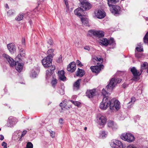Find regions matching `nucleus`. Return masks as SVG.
I'll use <instances>...</instances> for the list:
<instances>
[{
	"label": "nucleus",
	"instance_id": "nucleus-1",
	"mask_svg": "<svg viewBox=\"0 0 148 148\" xmlns=\"http://www.w3.org/2000/svg\"><path fill=\"white\" fill-rule=\"evenodd\" d=\"M120 102L115 98L112 99L110 97H104L102 101L100 103V108L102 110H106L108 107H110L111 110H113L114 108L118 110L119 108Z\"/></svg>",
	"mask_w": 148,
	"mask_h": 148
},
{
	"label": "nucleus",
	"instance_id": "nucleus-2",
	"mask_svg": "<svg viewBox=\"0 0 148 148\" xmlns=\"http://www.w3.org/2000/svg\"><path fill=\"white\" fill-rule=\"evenodd\" d=\"M121 79L118 78H112L109 84L106 86L105 89L103 88L102 91V94L104 97H109L108 96L110 95L115 85L121 81Z\"/></svg>",
	"mask_w": 148,
	"mask_h": 148
},
{
	"label": "nucleus",
	"instance_id": "nucleus-3",
	"mask_svg": "<svg viewBox=\"0 0 148 148\" xmlns=\"http://www.w3.org/2000/svg\"><path fill=\"white\" fill-rule=\"evenodd\" d=\"M3 57L5 60L8 62L11 66L13 67L14 65L16 69L18 72H20L22 71L23 66V63H21L18 61L15 62L12 58L6 54H3Z\"/></svg>",
	"mask_w": 148,
	"mask_h": 148
},
{
	"label": "nucleus",
	"instance_id": "nucleus-4",
	"mask_svg": "<svg viewBox=\"0 0 148 148\" xmlns=\"http://www.w3.org/2000/svg\"><path fill=\"white\" fill-rule=\"evenodd\" d=\"M120 138L123 140L129 143H131L134 141L135 138L134 136L130 133L123 134L121 135Z\"/></svg>",
	"mask_w": 148,
	"mask_h": 148
},
{
	"label": "nucleus",
	"instance_id": "nucleus-5",
	"mask_svg": "<svg viewBox=\"0 0 148 148\" xmlns=\"http://www.w3.org/2000/svg\"><path fill=\"white\" fill-rule=\"evenodd\" d=\"M52 60V58L49 56H47L42 60V62L45 68H49V67L52 66L51 65Z\"/></svg>",
	"mask_w": 148,
	"mask_h": 148
},
{
	"label": "nucleus",
	"instance_id": "nucleus-6",
	"mask_svg": "<svg viewBox=\"0 0 148 148\" xmlns=\"http://www.w3.org/2000/svg\"><path fill=\"white\" fill-rule=\"evenodd\" d=\"M111 6H112V8L111 9V11L114 15L117 16L121 14V8L119 6L114 5Z\"/></svg>",
	"mask_w": 148,
	"mask_h": 148
},
{
	"label": "nucleus",
	"instance_id": "nucleus-7",
	"mask_svg": "<svg viewBox=\"0 0 148 148\" xmlns=\"http://www.w3.org/2000/svg\"><path fill=\"white\" fill-rule=\"evenodd\" d=\"M111 147L114 148H123V144L119 140L112 141L110 144Z\"/></svg>",
	"mask_w": 148,
	"mask_h": 148
},
{
	"label": "nucleus",
	"instance_id": "nucleus-8",
	"mask_svg": "<svg viewBox=\"0 0 148 148\" xmlns=\"http://www.w3.org/2000/svg\"><path fill=\"white\" fill-rule=\"evenodd\" d=\"M81 7L84 8L85 10H88L91 8V5L90 3L88 2L86 0H79Z\"/></svg>",
	"mask_w": 148,
	"mask_h": 148
},
{
	"label": "nucleus",
	"instance_id": "nucleus-9",
	"mask_svg": "<svg viewBox=\"0 0 148 148\" xmlns=\"http://www.w3.org/2000/svg\"><path fill=\"white\" fill-rule=\"evenodd\" d=\"M97 123L99 125L101 126V127H103L106 123L107 119L106 117L103 116H97Z\"/></svg>",
	"mask_w": 148,
	"mask_h": 148
},
{
	"label": "nucleus",
	"instance_id": "nucleus-10",
	"mask_svg": "<svg viewBox=\"0 0 148 148\" xmlns=\"http://www.w3.org/2000/svg\"><path fill=\"white\" fill-rule=\"evenodd\" d=\"M89 32L99 38H101L104 36V32L101 31H95L94 30H90L89 31Z\"/></svg>",
	"mask_w": 148,
	"mask_h": 148
},
{
	"label": "nucleus",
	"instance_id": "nucleus-11",
	"mask_svg": "<svg viewBox=\"0 0 148 148\" xmlns=\"http://www.w3.org/2000/svg\"><path fill=\"white\" fill-rule=\"evenodd\" d=\"M55 69V66L53 65L51 67H49V70H48L46 71V78L47 79H49L51 78L54 72Z\"/></svg>",
	"mask_w": 148,
	"mask_h": 148
},
{
	"label": "nucleus",
	"instance_id": "nucleus-12",
	"mask_svg": "<svg viewBox=\"0 0 148 148\" xmlns=\"http://www.w3.org/2000/svg\"><path fill=\"white\" fill-rule=\"evenodd\" d=\"M76 63L74 62H71L67 68L68 71L71 73L74 72L76 70Z\"/></svg>",
	"mask_w": 148,
	"mask_h": 148
},
{
	"label": "nucleus",
	"instance_id": "nucleus-13",
	"mask_svg": "<svg viewBox=\"0 0 148 148\" xmlns=\"http://www.w3.org/2000/svg\"><path fill=\"white\" fill-rule=\"evenodd\" d=\"M103 66V65L101 64L99 66H91L90 67V69L92 72L98 73L101 70V68Z\"/></svg>",
	"mask_w": 148,
	"mask_h": 148
},
{
	"label": "nucleus",
	"instance_id": "nucleus-14",
	"mask_svg": "<svg viewBox=\"0 0 148 148\" xmlns=\"http://www.w3.org/2000/svg\"><path fill=\"white\" fill-rule=\"evenodd\" d=\"M16 121L17 120L16 118L10 116L8 119V127L12 126L15 124V123L16 122Z\"/></svg>",
	"mask_w": 148,
	"mask_h": 148
},
{
	"label": "nucleus",
	"instance_id": "nucleus-15",
	"mask_svg": "<svg viewBox=\"0 0 148 148\" xmlns=\"http://www.w3.org/2000/svg\"><path fill=\"white\" fill-rule=\"evenodd\" d=\"M96 94L95 89L88 90L86 92V95L89 98H92L95 96Z\"/></svg>",
	"mask_w": 148,
	"mask_h": 148
},
{
	"label": "nucleus",
	"instance_id": "nucleus-16",
	"mask_svg": "<svg viewBox=\"0 0 148 148\" xmlns=\"http://www.w3.org/2000/svg\"><path fill=\"white\" fill-rule=\"evenodd\" d=\"M130 71L132 73L133 76H140L142 73V70H140L138 71L134 67H133L130 69Z\"/></svg>",
	"mask_w": 148,
	"mask_h": 148
},
{
	"label": "nucleus",
	"instance_id": "nucleus-17",
	"mask_svg": "<svg viewBox=\"0 0 148 148\" xmlns=\"http://www.w3.org/2000/svg\"><path fill=\"white\" fill-rule=\"evenodd\" d=\"M7 47L9 51L12 53H14L16 50V47L12 43L8 44Z\"/></svg>",
	"mask_w": 148,
	"mask_h": 148
},
{
	"label": "nucleus",
	"instance_id": "nucleus-18",
	"mask_svg": "<svg viewBox=\"0 0 148 148\" xmlns=\"http://www.w3.org/2000/svg\"><path fill=\"white\" fill-rule=\"evenodd\" d=\"M107 124L108 127L111 128L113 130H115L117 129V126L116 124L114 123L113 121H108Z\"/></svg>",
	"mask_w": 148,
	"mask_h": 148
},
{
	"label": "nucleus",
	"instance_id": "nucleus-19",
	"mask_svg": "<svg viewBox=\"0 0 148 148\" xmlns=\"http://www.w3.org/2000/svg\"><path fill=\"white\" fill-rule=\"evenodd\" d=\"M58 74L59 79H60L63 81L66 80V78L64 75V72L63 70L59 71Z\"/></svg>",
	"mask_w": 148,
	"mask_h": 148
},
{
	"label": "nucleus",
	"instance_id": "nucleus-20",
	"mask_svg": "<svg viewBox=\"0 0 148 148\" xmlns=\"http://www.w3.org/2000/svg\"><path fill=\"white\" fill-rule=\"evenodd\" d=\"M96 16L99 18H102L105 16V13L103 10H99L97 13Z\"/></svg>",
	"mask_w": 148,
	"mask_h": 148
},
{
	"label": "nucleus",
	"instance_id": "nucleus-21",
	"mask_svg": "<svg viewBox=\"0 0 148 148\" xmlns=\"http://www.w3.org/2000/svg\"><path fill=\"white\" fill-rule=\"evenodd\" d=\"M81 80V79H78L74 84L73 89L75 90L76 91L79 89Z\"/></svg>",
	"mask_w": 148,
	"mask_h": 148
},
{
	"label": "nucleus",
	"instance_id": "nucleus-22",
	"mask_svg": "<svg viewBox=\"0 0 148 148\" xmlns=\"http://www.w3.org/2000/svg\"><path fill=\"white\" fill-rule=\"evenodd\" d=\"M85 74V72L84 70L78 68L76 72V75L77 76L82 77Z\"/></svg>",
	"mask_w": 148,
	"mask_h": 148
},
{
	"label": "nucleus",
	"instance_id": "nucleus-23",
	"mask_svg": "<svg viewBox=\"0 0 148 148\" xmlns=\"http://www.w3.org/2000/svg\"><path fill=\"white\" fill-rule=\"evenodd\" d=\"M83 10L79 8L76 9L74 11V13L75 15L79 16H82V14L83 12Z\"/></svg>",
	"mask_w": 148,
	"mask_h": 148
},
{
	"label": "nucleus",
	"instance_id": "nucleus-24",
	"mask_svg": "<svg viewBox=\"0 0 148 148\" xmlns=\"http://www.w3.org/2000/svg\"><path fill=\"white\" fill-rule=\"evenodd\" d=\"M108 6H111L119 3V0H107Z\"/></svg>",
	"mask_w": 148,
	"mask_h": 148
},
{
	"label": "nucleus",
	"instance_id": "nucleus-25",
	"mask_svg": "<svg viewBox=\"0 0 148 148\" xmlns=\"http://www.w3.org/2000/svg\"><path fill=\"white\" fill-rule=\"evenodd\" d=\"M99 43L101 45L107 46L108 45V40L106 38H102L100 40Z\"/></svg>",
	"mask_w": 148,
	"mask_h": 148
},
{
	"label": "nucleus",
	"instance_id": "nucleus-26",
	"mask_svg": "<svg viewBox=\"0 0 148 148\" xmlns=\"http://www.w3.org/2000/svg\"><path fill=\"white\" fill-rule=\"evenodd\" d=\"M21 133L19 131H16L14 133V134L13 136V139L15 140H19V138H20V135L18 134H21Z\"/></svg>",
	"mask_w": 148,
	"mask_h": 148
},
{
	"label": "nucleus",
	"instance_id": "nucleus-27",
	"mask_svg": "<svg viewBox=\"0 0 148 148\" xmlns=\"http://www.w3.org/2000/svg\"><path fill=\"white\" fill-rule=\"evenodd\" d=\"M81 20L83 25L86 26H89V21L87 18L82 17L81 18Z\"/></svg>",
	"mask_w": 148,
	"mask_h": 148
},
{
	"label": "nucleus",
	"instance_id": "nucleus-28",
	"mask_svg": "<svg viewBox=\"0 0 148 148\" xmlns=\"http://www.w3.org/2000/svg\"><path fill=\"white\" fill-rule=\"evenodd\" d=\"M54 51L53 49H50L48 50L47 51V53L48 55L47 56H49V57L51 58L52 59L53 56H54V54L53 53Z\"/></svg>",
	"mask_w": 148,
	"mask_h": 148
},
{
	"label": "nucleus",
	"instance_id": "nucleus-29",
	"mask_svg": "<svg viewBox=\"0 0 148 148\" xmlns=\"http://www.w3.org/2000/svg\"><path fill=\"white\" fill-rule=\"evenodd\" d=\"M135 101V97H132L131 98V101L127 103V107L128 108H130L131 107V106L134 103Z\"/></svg>",
	"mask_w": 148,
	"mask_h": 148
},
{
	"label": "nucleus",
	"instance_id": "nucleus-30",
	"mask_svg": "<svg viewBox=\"0 0 148 148\" xmlns=\"http://www.w3.org/2000/svg\"><path fill=\"white\" fill-rule=\"evenodd\" d=\"M148 63L146 62H144L143 64H141L140 69V70H142V72L143 70L147 68Z\"/></svg>",
	"mask_w": 148,
	"mask_h": 148
},
{
	"label": "nucleus",
	"instance_id": "nucleus-31",
	"mask_svg": "<svg viewBox=\"0 0 148 148\" xmlns=\"http://www.w3.org/2000/svg\"><path fill=\"white\" fill-rule=\"evenodd\" d=\"M108 45L112 46H114L115 45V42L113 38H110L109 40H108Z\"/></svg>",
	"mask_w": 148,
	"mask_h": 148
},
{
	"label": "nucleus",
	"instance_id": "nucleus-32",
	"mask_svg": "<svg viewBox=\"0 0 148 148\" xmlns=\"http://www.w3.org/2000/svg\"><path fill=\"white\" fill-rule=\"evenodd\" d=\"M143 55L141 52L136 51H135V56L137 58L139 59L141 58L142 56Z\"/></svg>",
	"mask_w": 148,
	"mask_h": 148
},
{
	"label": "nucleus",
	"instance_id": "nucleus-33",
	"mask_svg": "<svg viewBox=\"0 0 148 148\" xmlns=\"http://www.w3.org/2000/svg\"><path fill=\"white\" fill-rule=\"evenodd\" d=\"M23 15L21 13H20L15 18V19L18 21H20L23 18Z\"/></svg>",
	"mask_w": 148,
	"mask_h": 148
},
{
	"label": "nucleus",
	"instance_id": "nucleus-34",
	"mask_svg": "<svg viewBox=\"0 0 148 148\" xmlns=\"http://www.w3.org/2000/svg\"><path fill=\"white\" fill-rule=\"evenodd\" d=\"M107 134V132H106L104 131H102L100 134V136L102 138H104L106 137Z\"/></svg>",
	"mask_w": 148,
	"mask_h": 148
},
{
	"label": "nucleus",
	"instance_id": "nucleus-35",
	"mask_svg": "<svg viewBox=\"0 0 148 148\" xmlns=\"http://www.w3.org/2000/svg\"><path fill=\"white\" fill-rule=\"evenodd\" d=\"M53 79L52 80L51 82V84H52V86L54 87L55 88V86H56V84H57V79L54 78L53 77Z\"/></svg>",
	"mask_w": 148,
	"mask_h": 148
},
{
	"label": "nucleus",
	"instance_id": "nucleus-36",
	"mask_svg": "<svg viewBox=\"0 0 148 148\" xmlns=\"http://www.w3.org/2000/svg\"><path fill=\"white\" fill-rule=\"evenodd\" d=\"M15 14V11L14 10H10L7 12V15L9 16H12Z\"/></svg>",
	"mask_w": 148,
	"mask_h": 148
},
{
	"label": "nucleus",
	"instance_id": "nucleus-37",
	"mask_svg": "<svg viewBox=\"0 0 148 148\" xmlns=\"http://www.w3.org/2000/svg\"><path fill=\"white\" fill-rule=\"evenodd\" d=\"M20 54L21 56L23 57L25 56V51L23 48L20 49L19 50Z\"/></svg>",
	"mask_w": 148,
	"mask_h": 148
},
{
	"label": "nucleus",
	"instance_id": "nucleus-38",
	"mask_svg": "<svg viewBox=\"0 0 148 148\" xmlns=\"http://www.w3.org/2000/svg\"><path fill=\"white\" fill-rule=\"evenodd\" d=\"M136 51L138 52H141L143 51V48H142V47L141 46H140L139 47H137L136 48Z\"/></svg>",
	"mask_w": 148,
	"mask_h": 148
},
{
	"label": "nucleus",
	"instance_id": "nucleus-39",
	"mask_svg": "<svg viewBox=\"0 0 148 148\" xmlns=\"http://www.w3.org/2000/svg\"><path fill=\"white\" fill-rule=\"evenodd\" d=\"M27 133V131L26 130H24L22 133L21 134V135L20 136V138H19V141H21V140L22 137L25 136Z\"/></svg>",
	"mask_w": 148,
	"mask_h": 148
},
{
	"label": "nucleus",
	"instance_id": "nucleus-40",
	"mask_svg": "<svg viewBox=\"0 0 148 148\" xmlns=\"http://www.w3.org/2000/svg\"><path fill=\"white\" fill-rule=\"evenodd\" d=\"M26 147L27 148H33V145L31 142H28L27 144Z\"/></svg>",
	"mask_w": 148,
	"mask_h": 148
},
{
	"label": "nucleus",
	"instance_id": "nucleus-41",
	"mask_svg": "<svg viewBox=\"0 0 148 148\" xmlns=\"http://www.w3.org/2000/svg\"><path fill=\"white\" fill-rule=\"evenodd\" d=\"M70 101L72 102L73 104H74L75 106H78L80 105V103L79 102L77 101H74L72 100H70Z\"/></svg>",
	"mask_w": 148,
	"mask_h": 148
},
{
	"label": "nucleus",
	"instance_id": "nucleus-42",
	"mask_svg": "<svg viewBox=\"0 0 148 148\" xmlns=\"http://www.w3.org/2000/svg\"><path fill=\"white\" fill-rule=\"evenodd\" d=\"M37 74L35 71H32L30 74V77L33 78H35L36 77Z\"/></svg>",
	"mask_w": 148,
	"mask_h": 148
},
{
	"label": "nucleus",
	"instance_id": "nucleus-43",
	"mask_svg": "<svg viewBox=\"0 0 148 148\" xmlns=\"http://www.w3.org/2000/svg\"><path fill=\"white\" fill-rule=\"evenodd\" d=\"M134 77L132 78V80L135 81H137L139 79V78L138 77V76H133Z\"/></svg>",
	"mask_w": 148,
	"mask_h": 148
},
{
	"label": "nucleus",
	"instance_id": "nucleus-44",
	"mask_svg": "<svg viewBox=\"0 0 148 148\" xmlns=\"http://www.w3.org/2000/svg\"><path fill=\"white\" fill-rule=\"evenodd\" d=\"M76 63L77 65L78 66L82 67V66H83V64L81 63L80 61L78 60H77L76 61Z\"/></svg>",
	"mask_w": 148,
	"mask_h": 148
},
{
	"label": "nucleus",
	"instance_id": "nucleus-45",
	"mask_svg": "<svg viewBox=\"0 0 148 148\" xmlns=\"http://www.w3.org/2000/svg\"><path fill=\"white\" fill-rule=\"evenodd\" d=\"M67 104L64 101H63L60 104V106L63 107H65L66 106Z\"/></svg>",
	"mask_w": 148,
	"mask_h": 148
},
{
	"label": "nucleus",
	"instance_id": "nucleus-46",
	"mask_svg": "<svg viewBox=\"0 0 148 148\" xmlns=\"http://www.w3.org/2000/svg\"><path fill=\"white\" fill-rule=\"evenodd\" d=\"M50 134H51V136L52 138L54 137H55V132L51 130V131H49Z\"/></svg>",
	"mask_w": 148,
	"mask_h": 148
},
{
	"label": "nucleus",
	"instance_id": "nucleus-47",
	"mask_svg": "<svg viewBox=\"0 0 148 148\" xmlns=\"http://www.w3.org/2000/svg\"><path fill=\"white\" fill-rule=\"evenodd\" d=\"M59 93L61 95H63L64 93V90L62 89H59Z\"/></svg>",
	"mask_w": 148,
	"mask_h": 148
},
{
	"label": "nucleus",
	"instance_id": "nucleus-48",
	"mask_svg": "<svg viewBox=\"0 0 148 148\" xmlns=\"http://www.w3.org/2000/svg\"><path fill=\"white\" fill-rule=\"evenodd\" d=\"M47 43L49 44L51 46H52L53 45V41L51 39H49Z\"/></svg>",
	"mask_w": 148,
	"mask_h": 148
},
{
	"label": "nucleus",
	"instance_id": "nucleus-49",
	"mask_svg": "<svg viewBox=\"0 0 148 148\" xmlns=\"http://www.w3.org/2000/svg\"><path fill=\"white\" fill-rule=\"evenodd\" d=\"M22 44L23 46H25V40L24 38H23L21 40Z\"/></svg>",
	"mask_w": 148,
	"mask_h": 148
},
{
	"label": "nucleus",
	"instance_id": "nucleus-50",
	"mask_svg": "<svg viewBox=\"0 0 148 148\" xmlns=\"http://www.w3.org/2000/svg\"><path fill=\"white\" fill-rule=\"evenodd\" d=\"M2 146L3 147V148H7V144L5 142H3L1 144Z\"/></svg>",
	"mask_w": 148,
	"mask_h": 148
},
{
	"label": "nucleus",
	"instance_id": "nucleus-51",
	"mask_svg": "<svg viewBox=\"0 0 148 148\" xmlns=\"http://www.w3.org/2000/svg\"><path fill=\"white\" fill-rule=\"evenodd\" d=\"M64 1V2L65 4L66 5V8L69 9V6L68 3L67 2V0H63Z\"/></svg>",
	"mask_w": 148,
	"mask_h": 148
},
{
	"label": "nucleus",
	"instance_id": "nucleus-52",
	"mask_svg": "<svg viewBox=\"0 0 148 148\" xmlns=\"http://www.w3.org/2000/svg\"><path fill=\"white\" fill-rule=\"evenodd\" d=\"M98 58L96 57L94 58L92 60L93 61V62H95V61H96L97 63V64H98Z\"/></svg>",
	"mask_w": 148,
	"mask_h": 148
},
{
	"label": "nucleus",
	"instance_id": "nucleus-53",
	"mask_svg": "<svg viewBox=\"0 0 148 148\" xmlns=\"http://www.w3.org/2000/svg\"><path fill=\"white\" fill-rule=\"evenodd\" d=\"M84 49L88 51H90V48L88 46H86L84 47Z\"/></svg>",
	"mask_w": 148,
	"mask_h": 148
},
{
	"label": "nucleus",
	"instance_id": "nucleus-54",
	"mask_svg": "<svg viewBox=\"0 0 148 148\" xmlns=\"http://www.w3.org/2000/svg\"><path fill=\"white\" fill-rule=\"evenodd\" d=\"M63 119L62 118L60 119L59 120V122L61 124H62L63 123Z\"/></svg>",
	"mask_w": 148,
	"mask_h": 148
},
{
	"label": "nucleus",
	"instance_id": "nucleus-55",
	"mask_svg": "<svg viewBox=\"0 0 148 148\" xmlns=\"http://www.w3.org/2000/svg\"><path fill=\"white\" fill-rule=\"evenodd\" d=\"M102 61H103V59L102 58H98V63H99V62H102Z\"/></svg>",
	"mask_w": 148,
	"mask_h": 148
},
{
	"label": "nucleus",
	"instance_id": "nucleus-56",
	"mask_svg": "<svg viewBox=\"0 0 148 148\" xmlns=\"http://www.w3.org/2000/svg\"><path fill=\"white\" fill-rule=\"evenodd\" d=\"M4 136L2 135H0V140H3L4 139Z\"/></svg>",
	"mask_w": 148,
	"mask_h": 148
},
{
	"label": "nucleus",
	"instance_id": "nucleus-57",
	"mask_svg": "<svg viewBox=\"0 0 148 148\" xmlns=\"http://www.w3.org/2000/svg\"><path fill=\"white\" fill-rule=\"evenodd\" d=\"M122 87L124 88H125V87H126V86L124 84H123L122 85Z\"/></svg>",
	"mask_w": 148,
	"mask_h": 148
},
{
	"label": "nucleus",
	"instance_id": "nucleus-58",
	"mask_svg": "<svg viewBox=\"0 0 148 148\" xmlns=\"http://www.w3.org/2000/svg\"><path fill=\"white\" fill-rule=\"evenodd\" d=\"M61 60L60 59V58L59 59V60H58V62H61Z\"/></svg>",
	"mask_w": 148,
	"mask_h": 148
},
{
	"label": "nucleus",
	"instance_id": "nucleus-59",
	"mask_svg": "<svg viewBox=\"0 0 148 148\" xmlns=\"http://www.w3.org/2000/svg\"><path fill=\"white\" fill-rule=\"evenodd\" d=\"M87 129V127H84V130H86V129Z\"/></svg>",
	"mask_w": 148,
	"mask_h": 148
},
{
	"label": "nucleus",
	"instance_id": "nucleus-60",
	"mask_svg": "<svg viewBox=\"0 0 148 148\" xmlns=\"http://www.w3.org/2000/svg\"><path fill=\"white\" fill-rule=\"evenodd\" d=\"M147 67H148V68H147V73H148V66Z\"/></svg>",
	"mask_w": 148,
	"mask_h": 148
},
{
	"label": "nucleus",
	"instance_id": "nucleus-61",
	"mask_svg": "<svg viewBox=\"0 0 148 148\" xmlns=\"http://www.w3.org/2000/svg\"><path fill=\"white\" fill-rule=\"evenodd\" d=\"M8 6L7 5V6L6 7V8H7V7H8Z\"/></svg>",
	"mask_w": 148,
	"mask_h": 148
},
{
	"label": "nucleus",
	"instance_id": "nucleus-62",
	"mask_svg": "<svg viewBox=\"0 0 148 148\" xmlns=\"http://www.w3.org/2000/svg\"><path fill=\"white\" fill-rule=\"evenodd\" d=\"M29 22L30 23H31V21H29Z\"/></svg>",
	"mask_w": 148,
	"mask_h": 148
},
{
	"label": "nucleus",
	"instance_id": "nucleus-63",
	"mask_svg": "<svg viewBox=\"0 0 148 148\" xmlns=\"http://www.w3.org/2000/svg\"><path fill=\"white\" fill-rule=\"evenodd\" d=\"M143 148H148V147H144Z\"/></svg>",
	"mask_w": 148,
	"mask_h": 148
},
{
	"label": "nucleus",
	"instance_id": "nucleus-64",
	"mask_svg": "<svg viewBox=\"0 0 148 148\" xmlns=\"http://www.w3.org/2000/svg\"><path fill=\"white\" fill-rule=\"evenodd\" d=\"M77 43V41H76V42H75V45H76V43Z\"/></svg>",
	"mask_w": 148,
	"mask_h": 148
}]
</instances>
